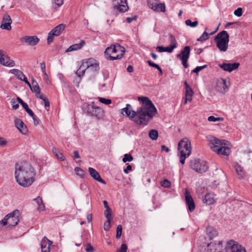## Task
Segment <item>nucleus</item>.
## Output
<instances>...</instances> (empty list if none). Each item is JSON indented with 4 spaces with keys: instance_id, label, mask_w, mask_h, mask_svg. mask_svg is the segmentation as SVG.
I'll list each match as a JSON object with an SVG mask.
<instances>
[{
    "instance_id": "obj_56",
    "label": "nucleus",
    "mask_w": 252,
    "mask_h": 252,
    "mask_svg": "<svg viewBox=\"0 0 252 252\" xmlns=\"http://www.w3.org/2000/svg\"><path fill=\"white\" fill-rule=\"evenodd\" d=\"M7 144V141L2 137H0V146H4Z\"/></svg>"
},
{
    "instance_id": "obj_6",
    "label": "nucleus",
    "mask_w": 252,
    "mask_h": 252,
    "mask_svg": "<svg viewBox=\"0 0 252 252\" xmlns=\"http://www.w3.org/2000/svg\"><path fill=\"white\" fill-rule=\"evenodd\" d=\"M125 52V48L119 44L111 45L107 47L105 51V54L109 55L108 59L112 61L121 59Z\"/></svg>"
},
{
    "instance_id": "obj_39",
    "label": "nucleus",
    "mask_w": 252,
    "mask_h": 252,
    "mask_svg": "<svg viewBox=\"0 0 252 252\" xmlns=\"http://www.w3.org/2000/svg\"><path fill=\"white\" fill-rule=\"evenodd\" d=\"M133 159V158L131 155L126 154L124 155L122 160L124 163H126L127 161L130 162L132 161Z\"/></svg>"
},
{
    "instance_id": "obj_23",
    "label": "nucleus",
    "mask_w": 252,
    "mask_h": 252,
    "mask_svg": "<svg viewBox=\"0 0 252 252\" xmlns=\"http://www.w3.org/2000/svg\"><path fill=\"white\" fill-rule=\"evenodd\" d=\"M15 126L19 129V130L23 134H26L28 132V129L26 126L19 119H16L14 121Z\"/></svg>"
},
{
    "instance_id": "obj_34",
    "label": "nucleus",
    "mask_w": 252,
    "mask_h": 252,
    "mask_svg": "<svg viewBox=\"0 0 252 252\" xmlns=\"http://www.w3.org/2000/svg\"><path fill=\"white\" fill-rule=\"evenodd\" d=\"M32 84V86H31V87H30L31 90L32 92H35L36 94H39L40 93V88L37 82L33 80Z\"/></svg>"
},
{
    "instance_id": "obj_10",
    "label": "nucleus",
    "mask_w": 252,
    "mask_h": 252,
    "mask_svg": "<svg viewBox=\"0 0 252 252\" xmlns=\"http://www.w3.org/2000/svg\"><path fill=\"white\" fill-rule=\"evenodd\" d=\"M226 252H246L244 247L233 240L228 241L225 246Z\"/></svg>"
},
{
    "instance_id": "obj_40",
    "label": "nucleus",
    "mask_w": 252,
    "mask_h": 252,
    "mask_svg": "<svg viewBox=\"0 0 252 252\" xmlns=\"http://www.w3.org/2000/svg\"><path fill=\"white\" fill-rule=\"evenodd\" d=\"M185 23L187 26H190V27L192 28H194L196 27L198 24V22L197 21H195L194 22H192L189 19L185 21Z\"/></svg>"
},
{
    "instance_id": "obj_29",
    "label": "nucleus",
    "mask_w": 252,
    "mask_h": 252,
    "mask_svg": "<svg viewBox=\"0 0 252 252\" xmlns=\"http://www.w3.org/2000/svg\"><path fill=\"white\" fill-rule=\"evenodd\" d=\"M0 63L3 66L8 67H13L15 65L14 61L11 59L7 55L3 59V62H1Z\"/></svg>"
},
{
    "instance_id": "obj_7",
    "label": "nucleus",
    "mask_w": 252,
    "mask_h": 252,
    "mask_svg": "<svg viewBox=\"0 0 252 252\" xmlns=\"http://www.w3.org/2000/svg\"><path fill=\"white\" fill-rule=\"evenodd\" d=\"M229 40V35L225 31L219 32L215 38L217 47L221 52H225L227 50Z\"/></svg>"
},
{
    "instance_id": "obj_49",
    "label": "nucleus",
    "mask_w": 252,
    "mask_h": 252,
    "mask_svg": "<svg viewBox=\"0 0 252 252\" xmlns=\"http://www.w3.org/2000/svg\"><path fill=\"white\" fill-rule=\"evenodd\" d=\"M243 13L242 8L241 7L238 8L236 10L234 11V14L235 15L240 17L242 16Z\"/></svg>"
},
{
    "instance_id": "obj_24",
    "label": "nucleus",
    "mask_w": 252,
    "mask_h": 252,
    "mask_svg": "<svg viewBox=\"0 0 252 252\" xmlns=\"http://www.w3.org/2000/svg\"><path fill=\"white\" fill-rule=\"evenodd\" d=\"M88 170L90 175L94 179L104 185L106 184V182L101 178L96 170L92 167H89Z\"/></svg>"
},
{
    "instance_id": "obj_64",
    "label": "nucleus",
    "mask_w": 252,
    "mask_h": 252,
    "mask_svg": "<svg viewBox=\"0 0 252 252\" xmlns=\"http://www.w3.org/2000/svg\"><path fill=\"white\" fill-rule=\"evenodd\" d=\"M127 71L130 73L132 72L133 71V66L131 65H128L127 67Z\"/></svg>"
},
{
    "instance_id": "obj_35",
    "label": "nucleus",
    "mask_w": 252,
    "mask_h": 252,
    "mask_svg": "<svg viewBox=\"0 0 252 252\" xmlns=\"http://www.w3.org/2000/svg\"><path fill=\"white\" fill-rule=\"evenodd\" d=\"M158 136V133L157 130L152 129L149 132V136L153 140H157Z\"/></svg>"
},
{
    "instance_id": "obj_51",
    "label": "nucleus",
    "mask_w": 252,
    "mask_h": 252,
    "mask_svg": "<svg viewBox=\"0 0 252 252\" xmlns=\"http://www.w3.org/2000/svg\"><path fill=\"white\" fill-rule=\"evenodd\" d=\"M6 55L3 50L0 49V63H1V62H3V59Z\"/></svg>"
},
{
    "instance_id": "obj_44",
    "label": "nucleus",
    "mask_w": 252,
    "mask_h": 252,
    "mask_svg": "<svg viewBox=\"0 0 252 252\" xmlns=\"http://www.w3.org/2000/svg\"><path fill=\"white\" fill-rule=\"evenodd\" d=\"M104 215L107 219V220H111V216H112V211L111 209H106L104 212Z\"/></svg>"
},
{
    "instance_id": "obj_59",
    "label": "nucleus",
    "mask_w": 252,
    "mask_h": 252,
    "mask_svg": "<svg viewBox=\"0 0 252 252\" xmlns=\"http://www.w3.org/2000/svg\"><path fill=\"white\" fill-rule=\"evenodd\" d=\"M32 118L33 120L34 126H37L39 124V119L35 116H34Z\"/></svg>"
},
{
    "instance_id": "obj_60",
    "label": "nucleus",
    "mask_w": 252,
    "mask_h": 252,
    "mask_svg": "<svg viewBox=\"0 0 252 252\" xmlns=\"http://www.w3.org/2000/svg\"><path fill=\"white\" fill-rule=\"evenodd\" d=\"M174 49L171 46L164 47V52H167L168 53H172Z\"/></svg>"
},
{
    "instance_id": "obj_33",
    "label": "nucleus",
    "mask_w": 252,
    "mask_h": 252,
    "mask_svg": "<svg viewBox=\"0 0 252 252\" xmlns=\"http://www.w3.org/2000/svg\"><path fill=\"white\" fill-rule=\"evenodd\" d=\"M33 200L35 201L38 205V210L39 211H42L44 210L45 206L43 203L42 199L40 196L34 198Z\"/></svg>"
},
{
    "instance_id": "obj_21",
    "label": "nucleus",
    "mask_w": 252,
    "mask_h": 252,
    "mask_svg": "<svg viewBox=\"0 0 252 252\" xmlns=\"http://www.w3.org/2000/svg\"><path fill=\"white\" fill-rule=\"evenodd\" d=\"M22 40L30 46L35 45L39 42V39L35 35L25 36L22 38Z\"/></svg>"
},
{
    "instance_id": "obj_45",
    "label": "nucleus",
    "mask_w": 252,
    "mask_h": 252,
    "mask_svg": "<svg viewBox=\"0 0 252 252\" xmlns=\"http://www.w3.org/2000/svg\"><path fill=\"white\" fill-rule=\"evenodd\" d=\"M98 99L101 103L105 104L106 105L110 104L112 102L111 100L109 99H106L105 98L100 97H99L98 98Z\"/></svg>"
},
{
    "instance_id": "obj_57",
    "label": "nucleus",
    "mask_w": 252,
    "mask_h": 252,
    "mask_svg": "<svg viewBox=\"0 0 252 252\" xmlns=\"http://www.w3.org/2000/svg\"><path fill=\"white\" fill-rule=\"evenodd\" d=\"M40 65L42 73L45 72L46 65L45 63L42 62L40 63Z\"/></svg>"
},
{
    "instance_id": "obj_1",
    "label": "nucleus",
    "mask_w": 252,
    "mask_h": 252,
    "mask_svg": "<svg viewBox=\"0 0 252 252\" xmlns=\"http://www.w3.org/2000/svg\"><path fill=\"white\" fill-rule=\"evenodd\" d=\"M138 100L141 101L142 105L136 111L132 110L130 104H127L126 107L121 110V113L138 125H146L149 119L153 117L157 110L148 97H139Z\"/></svg>"
},
{
    "instance_id": "obj_16",
    "label": "nucleus",
    "mask_w": 252,
    "mask_h": 252,
    "mask_svg": "<svg viewBox=\"0 0 252 252\" xmlns=\"http://www.w3.org/2000/svg\"><path fill=\"white\" fill-rule=\"evenodd\" d=\"M114 9L120 12H125L128 9L126 0H112Z\"/></svg>"
},
{
    "instance_id": "obj_47",
    "label": "nucleus",
    "mask_w": 252,
    "mask_h": 252,
    "mask_svg": "<svg viewBox=\"0 0 252 252\" xmlns=\"http://www.w3.org/2000/svg\"><path fill=\"white\" fill-rule=\"evenodd\" d=\"M111 220H107V221L104 223L103 228L105 231H108L110 229L111 225Z\"/></svg>"
},
{
    "instance_id": "obj_37",
    "label": "nucleus",
    "mask_w": 252,
    "mask_h": 252,
    "mask_svg": "<svg viewBox=\"0 0 252 252\" xmlns=\"http://www.w3.org/2000/svg\"><path fill=\"white\" fill-rule=\"evenodd\" d=\"M169 40H170V44H171V47L173 48V49H175L176 48H177V41H176V40L175 38V37L171 35V34H170L169 35Z\"/></svg>"
},
{
    "instance_id": "obj_11",
    "label": "nucleus",
    "mask_w": 252,
    "mask_h": 252,
    "mask_svg": "<svg viewBox=\"0 0 252 252\" xmlns=\"http://www.w3.org/2000/svg\"><path fill=\"white\" fill-rule=\"evenodd\" d=\"M83 63L88 70L97 72L99 70V62L95 59L91 58L83 61Z\"/></svg>"
},
{
    "instance_id": "obj_9",
    "label": "nucleus",
    "mask_w": 252,
    "mask_h": 252,
    "mask_svg": "<svg viewBox=\"0 0 252 252\" xmlns=\"http://www.w3.org/2000/svg\"><path fill=\"white\" fill-rule=\"evenodd\" d=\"M190 166L193 170L199 173L206 172L208 165L205 161L200 159H193L190 162Z\"/></svg>"
},
{
    "instance_id": "obj_14",
    "label": "nucleus",
    "mask_w": 252,
    "mask_h": 252,
    "mask_svg": "<svg viewBox=\"0 0 252 252\" xmlns=\"http://www.w3.org/2000/svg\"><path fill=\"white\" fill-rule=\"evenodd\" d=\"M223 244L222 241L210 243L205 248L203 252H222Z\"/></svg>"
},
{
    "instance_id": "obj_12",
    "label": "nucleus",
    "mask_w": 252,
    "mask_h": 252,
    "mask_svg": "<svg viewBox=\"0 0 252 252\" xmlns=\"http://www.w3.org/2000/svg\"><path fill=\"white\" fill-rule=\"evenodd\" d=\"M190 48L187 46L181 51V53L177 55V57L182 61L183 65L185 68L188 67V60L189 57Z\"/></svg>"
},
{
    "instance_id": "obj_30",
    "label": "nucleus",
    "mask_w": 252,
    "mask_h": 252,
    "mask_svg": "<svg viewBox=\"0 0 252 252\" xmlns=\"http://www.w3.org/2000/svg\"><path fill=\"white\" fill-rule=\"evenodd\" d=\"M206 233L210 239H212L214 237L218 235V233L217 230L212 226H208L206 228Z\"/></svg>"
},
{
    "instance_id": "obj_19",
    "label": "nucleus",
    "mask_w": 252,
    "mask_h": 252,
    "mask_svg": "<svg viewBox=\"0 0 252 252\" xmlns=\"http://www.w3.org/2000/svg\"><path fill=\"white\" fill-rule=\"evenodd\" d=\"M185 201L189 211H193L195 209V204L189 192L187 189L185 192Z\"/></svg>"
},
{
    "instance_id": "obj_28",
    "label": "nucleus",
    "mask_w": 252,
    "mask_h": 252,
    "mask_svg": "<svg viewBox=\"0 0 252 252\" xmlns=\"http://www.w3.org/2000/svg\"><path fill=\"white\" fill-rule=\"evenodd\" d=\"M85 45L84 40H81L80 43L71 45L66 50V52H69L80 49Z\"/></svg>"
},
{
    "instance_id": "obj_55",
    "label": "nucleus",
    "mask_w": 252,
    "mask_h": 252,
    "mask_svg": "<svg viewBox=\"0 0 252 252\" xmlns=\"http://www.w3.org/2000/svg\"><path fill=\"white\" fill-rule=\"evenodd\" d=\"M55 156L60 160H64V157L63 154L59 152V153L55 155Z\"/></svg>"
},
{
    "instance_id": "obj_58",
    "label": "nucleus",
    "mask_w": 252,
    "mask_h": 252,
    "mask_svg": "<svg viewBox=\"0 0 252 252\" xmlns=\"http://www.w3.org/2000/svg\"><path fill=\"white\" fill-rule=\"evenodd\" d=\"M132 170V166L130 165H128L126 168L124 169V172L127 174L129 171H131Z\"/></svg>"
},
{
    "instance_id": "obj_61",
    "label": "nucleus",
    "mask_w": 252,
    "mask_h": 252,
    "mask_svg": "<svg viewBox=\"0 0 252 252\" xmlns=\"http://www.w3.org/2000/svg\"><path fill=\"white\" fill-rule=\"evenodd\" d=\"M156 50L159 53L163 52H164V47L162 46H157L156 47Z\"/></svg>"
},
{
    "instance_id": "obj_2",
    "label": "nucleus",
    "mask_w": 252,
    "mask_h": 252,
    "mask_svg": "<svg viewBox=\"0 0 252 252\" xmlns=\"http://www.w3.org/2000/svg\"><path fill=\"white\" fill-rule=\"evenodd\" d=\"M33 168L27 162L17 163L15 166V177L17 183L23 187L30 186L34 181Z\"/></svg>"
},
{
    "instance_id": "obj_15",
    "label": "nucleus",
    "mask_w": 252,
    "mask_h": 252,
    "mask_svg": "<svg viewBox=\"0 0 252 252\" xmlns=\"http://www.w3.org/2000/svg\"><path fill=\"white\" fill-rule=\"evenodd\" d=\"M147 2L149 7L155 11L164 12L165 11L164 4L159 3L157 0H147Z\"/></svg>"
},
{
    "instance_id": "obj_52",
    "label": "nucleus",
    "mask_w": 252,
    "mask_h": 252,
    "mask_svg": "<svg viewBox=\"0 0 252 252\" xmlns=\"http://www.w3.org/2000/svg\"><path fill=\"white\" fill-rule=\"evenodd\" d=\"M85 250L86 252H93L94 248L90 244H87L86 245Z\"/></svg>"
},
{
    "instance_id": "obj_26",
    "label": "nucleus",
    "mask_w": 252,
    "mask_h": 252,
    "mask_svg": "<svg viewBox=\"0 0 252 252\" xmlns=\"http://www.w3.org/2000/svg\"><path fill=\"white\" fill-rule=\"evenodd\" d=\"M216 201L215 195L214 193H209L205 195L203 202L208 205H212Z\"/></svg>"
},
{
    "instance_id": "obj_18",
    "label": "nucleus",
    "mask_w": 252,
    "mask_h": 252,
    "mask_svg": "<svg viewBox=\"0 0 252 252\" xmlns=\"http://www.w3.org/2000/svg\"><path fill=\"white\" fill-rule=\"evenodd\" d=\"M12 20L9 15L5 14L3 16L0 28L3 30H10L11 29V24Z\"/></svg>"
},
{
    "instance_id": "obj_31",
    "label": "nucleus",
    "mask_w": 252,
    "mask_h": 252,
    "mask_svg": "<svg viewBox=\"0 0 252 252\" xmlns=\"http://www.w3.org/2000/svg\"><path fill=\"white\" fill-rule=\"evenodd\" d=\"M10 72L16 76L20 80H22L23 78L26 76L21 71L17 69H12L10 70Z\"/></svg>"
},
{
    "instance_id": "obj_50",
    "label": "nucleus",
    "mask_w": 252,
    "mask_h": 252,
    "mask_svg": "<svg viewBox=\"0 0 252 252\" xmlns=\"http://www.w3.org/2000/svg\"><path fill=\"white\" fill-rule=\"evenodd\" d=\"M11 102L12 103L13 109L16 110L19 108V104L18 103H17L16 100L15 99H12L11 101Z\"/></svg>"
},
{
    "instance_id": "obj_36",
    "label": "nucleus",
    "mask_w": 252,
    "mask_h": 252,
    "mask_svg": "<svg viewBox=\"0 0 252 252\" xmlns=\"http://www.w3.org/2000/svg\"><path fill=\"white\" fill-rule=\"evenodd\" d=\"M207 30V28H205V31L203 33L202 35L197 39V41H204L208 39L209 38V34L206 32V30Z\"/></svg>"
},
{
    "instance_id": "obj_32",
    "label": "nucleus",
    "mask_w": 252,
    "mask_h": 252,
    "mask_svg": "<svg viewBox=\"0 0 252 252\" xmlns=\"http://www.w3.org/2000/svg\"><path fill=\"white\" fill-rule=\"evenodd\" d=\"M87 69H88V68H87L85 67V64L82 62V64L80 65V66L79 68V69L76 71L75 74H76V75L78 77L80 78V77H81L82 76H83L84 75L85 71Z\"/></svg>"
},
{
    "instance_id": "obj_41",
    "label": "nucleus",
    "mask_w": 252,
    "mask_h": 252,
    "mask_svg": "<svg viewBox=\"0 0 252 252\" xmlns=\"http://www.w3.org/2000/svg\"><path fill=\"white\" fill-rule=\"evenodd\" d=\"M160 185L162 187L169 188L170 187L171 183L167 179H164L160 182Z\"/></svg>"
},
{
    "instance_id": "obj_63",
    "label": "nucleus",
    "mask_w": 252,
    "mask_h": 252,
    "mask_svg": "<svg viewBox=\"0 0 252 252\" xmlns=\"http://www.w3.org/2000/svg\"><path fill=\"white\" fill-rule=\"evenodd\" d=\"M26 112L32 117H33V116H35L33 112H32V111L31 109H30V108L28 110H27Z\"/></svg>"
},
{
    "instance_id": "obj_42",
    "label": "nucleus",
    "mask_w": 252,
    "mask_h": 252,
    "mask_svg": "<svg viewBox=\"0 0 252 252\" xmlns=\"http://www.w3.org/2000/svg\"><path fill=\"white\" fill-rule=\"evenodd\" d=\"M53 7L55 8L60 7L63 2V0H53Z\"/></svg>"
},
{
    "instance_id": "obj_17",
    "label": "nucleus",
    "mask_w": 252,
    "mask_h": 252,
    "mask_svg": "<svg viewBox=\"0 0 252 252\" xmlns=\"http://www.w3.org/2000/svg\"><path fill=\"white\" fill-rule=\"evenodd\" d=\"M216 90L220 93L224 94L228 90V87L226 84V80L220 78L217 83Z\"/></svg>"
},
{
    "instance_id": "obj_48",
    "label": "nucleus",
    "mask_w": 252,
    "mask_h": 252,
    "mask_svg": "<svg viewBox=\"0 0 252 252\" xmlns=\"http://www.w3.org/2000/svg\"><path fill=\"white\" fill-rule=\"evenodd\" d=\"M207 65L205 64L203 66H197L192 71L194 73H198L199 71L206 68Z\"/></svg>"
},
{
    "instance_id": "obj_54",
    "label": "nucleus",
    "mask_w": 252,
    "mask_h": 252,
    "mask_svg": "<svg viewBox=\"0 0 252 252\" xmlns=\"http://www.w3.org/2000/svg\"><path fill=\"white\" fill-rule=\"evenodd\" d=\"M126 250L127 246L125 244H123L121 245L120 249L118 251V252H126Z\"/></svg>"
},
{
    "instance_id": "obj_53",
    "label": "nucleus",
    "mask_w": 252,
    "mask_h": 252,
    "mask_svg": "<svg viewBox=\"0 0 252 252\" xmlns=\"http://www.w3.org/2000/svg\"><path fill=\"white\" fill-rule=\"evenodd\" d=\"M148 63L150 66L154 67L157 69H159V66L158 64L152 62L151 61H148Z\"/></svg>"
},
{
    "instance_id": "obj_38",
    "label": "nucleus",
    "mask_w": 252,
    "mask_h": 252,
    "mask_svg": "<svg viewBox=\"0 0 252 252\" xmlns=\"http://www.w3.org/2000/svg\"><path fill=\"white\" fill-rule=\"evenodd\" d=\"M74 171H75L76 174L80 176L81 178L84 177L86 174L85 172L80 167H75Z\"/></svg>"
},
{
    "instance_id": "obj_3",
    "label": "nucleus",
    "mask_w": 252,
    "mask_h": 252,
    "mask_svg": "<svg viewBox=\"0 0 252 252\" xmlns=\"http://www.w3.org/2000/svg\"><path fill=\"white\" fill-rule=\"evenodd\" d=\"M210 148L219 155L228 156L230 153V149L228 147V142L220 140L214 136L208 138Z\"/></svg>"
},
{
    "instance_id": "obj_13",
    "label": "nucleus",
    "mask_w": 252,
    "mask_h": 252,
    "mask_svg": "<svg viewBox=\"0 0 252 252\" xmlns=\"http://www.w3.org/2000/svg\"><path fill=\"white\" fill-rule=\"evenodd\" d=\"M65 27V25L63 24H59L49 32L47 37V43L48 44L53 41L54 36H59L60 35L61 32L64 30Z\"/></svg>"
},
{
    "instance_id": "obj_25",
    "label": "nucleus",
    "mask_w": 252,
    "mask_h": 252,
    "mask_svg": "<svg viewBox=\"0 0 252 252\" xmlns=\"http://www.w3.org/2000/svg\"><path fill=\"white\" fill-rule=\"evenodd\" d=\"M52 243L51 241L44 237L40 244L42 252H50V247Z\"/></svg>"
},
{
    "instance_id": "obj_46",
    "label": "nucleus",
    "mask_w": 252,
    "mask_h": 252,
    "mask_svg": "<svg viewBox=\"0 0 252 252\" xmlns=\"http://www.w3.org/2000/svg\"><path fill=\"white\" fill-rule=\"evenodd\" d=\"M122 232V226L118 225L117 227L116 238L119 239L121 237Z\"/></svg>"
},
{
    "instance_id": "obj_5",
    "label": "nucleus",
    "mask_w": 252,
    "mask_h": 252,
    "mask_svg": "<svg viewBox=\"0 0 252 252\" xmlns=\"http://www.w3.org/2000/svg\"><path fill=\"white\" fill-rule=\"evenodd\" d=\"M92 104L94 103L92 102ZM82 110L83 112L90 116H94L97 120H102L104 117V111L99 107L85 103L83 105Z\"/></svg>"
},
{
    "instance_id": "obj_20",
    "label": "nucleus",
    "mask_w": 252,
    "mask_h": 252,
    "mask_svg": "<svg viewBox=\"0 0 252 252\" xmlns=\"http://www.w3.org/2000/svg\"><path fill=\"white\" fill-rule=\"evenodd\" d=\"M239 63H223L222 64H219V66L223 70L230 72L232 71L237 69L239 67Z\"/></svg>"
},
{
    "instance_id": "obj_4",
    "label": "nucleus",
    "mask_w": 252,
    "mask_h": 252,
    "mask_svg": "<svg viewBox=\"0 0 252 252\" xmlns=\"http://www.w3.org/2000/svg\"><path fill=\"white\" fill-rule=\"evenodd\" d=\"M178 150L179 152L180 162L182 164H184L186 158L190 156L191 152L190 140L187 138L181 139L178 143Z\"/></svg>"
},
{
    "instance_id": "obj_22",
    "label": "nucleus",
    "mask_w": 252,
    "mask_h": 252,
    "mask_svg": "<svg viewBox=\"0 0 252 252\" xmlns=\"http://www.w3.org/2000/svg\"><path fill=\"white\" fill-rule=\"evenodd\" d=\"M184 84L186 89V98L184 104H187L188 101L191 102L192 101V96L193 95V92L186 81L185 82Z\"/></svg>"
},
{
    "instance_id": "obj_27",
    "label": "nucleus",
    "mask_w": 252,
    "mask_h": 252,
    "mask_svg": "<svg viewBox=\"0 0 252 252\" xmlns=\"http://www.w3.org/2000/svg\"><path fill=\"white\" fill-rule=\"evenodd\" d=\"M234 167L238 178L239 179H243L245 177L246 174L243 167L238 163L236 164Z\"/></svg>"
},
{
    "instance_id": "obj_62",
    "label": "nucleus",
    "mask_w": 252,
    "mask_h": 252,
    "mask_svg": "<svg viewBox=\"0 0 252 252\" xmlns=\"http://www.w3.org/2000/svg\"><path fill=\"white\" fill-rule=\"evenodd\" d=\"M137 19V16H134L133 17H127L126 18V21L128 23H131L133 20H135Z\"/></svg>"
},
{
    "instance_id": "obj_43",
    "label": "nucleus",
    "mask_w": 252,
    "mask_h": 252,
    "mask_svg": "<svg viewBox=\"0 0 252 252\" xmlns=\"http://www.w3.org/2000/svg\"><path fill=\"white\" fill-rule=\"evenodd\" d=\"M208 120L209 122L222 121L223 118L222 117H215L213 116H211L208 118Z\"/></svg>"
},
{
    "instance_id": "obj_8",
    "label": "nucleus",
    "mask_w": 252,
    "mask_h": 252,
    "mask_svg": "<svg viewBox=\"0 0 252 252\" xmlns=\"http://www.w3.org/2000/svg\"><path fill=\"white\" fill-rule=\"evenodd\" d=\"M20 214L18 210H15L11 213L6 215L4 219L0 221V228L6 224L12 226L17 225L19 221Z\"/></svg>"
}]
</instances>
